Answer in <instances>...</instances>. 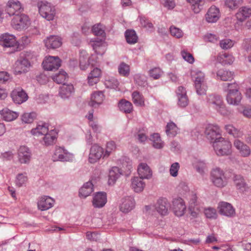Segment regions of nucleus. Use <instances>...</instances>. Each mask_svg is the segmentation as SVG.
I'll return each instance as SVG.
<instances>
[{
    "label": "nucleus",
    "mask_w": 251,
    "mask_h": 251,
    "mask_svg": "<svg viewBox=\"0 0 251 251\" xmlns=\"http://www.w3.org/2000/svg\"><path fill=\"white\" fill-rule=\"evenodd\" d=\"M224 89L227 93L226 100L228 104L238 105L242 99L241 93L239 92V87L236 83H225Z\"/></svg>",
    "instance_id": "f257e3e1"
},
{
    "label": "nucleus",
    "mask_w": 251,
    "mask_h": 251,
    "mask_svg": "<svg viewBox=\"0 0 251 251\" xmlns=\"http://www.w3.org/2000/svg\"><path fill=\"white\" fill-rule=\"evenodd\" d=\"M206 101L209 106L214 108L221 115L227 116L230 114L221 96L215 94H210L207 96Z\"/></svg>",
    "instance_id": "f03ea898"
},
{
    "label": "nucleus",
    "mask_w": 251,
    "mask_h": 251,
    "mask_svg": "<svg viewBox=\"0 0 251 251\" xmlns=\"http://www.w3.org/2000/svg\"><path fill=\"white\" fill-rule=\"evenodd\" d=\"M37 6L39 13L43 18L49 21L54 19L56 10L51 3L46 1H40L38 2Z\"/></svg>",
    "instance_id": "7ed1b4c3"
},
{
    "label": "nucleus",
    "mask_w": 251,
    "mask_h": 251,
    "mask_svg": "<svg viewBox=\"0 0 251 251\" xmlns=\"http://www.w3.org/2000/svg\"><path fill=\"white\" fill-rule=\"evenodd\" d=\"M232 145L231 143L224 138H219L214 142L213 148L216 154L219 156L228 155L231 154Z\"/></svg>",
    "instance_id": "20e7f679"
},
{
    "label": "nucleus",
    "mask_w": 251,
    "mask_h": 251,
    "mask_svg": "<svg viewBox=\"0 0 251 251\" xmlns=\"http://www.w3.org/2000/svg\"><path fill=\"white\" fill-rule=\"evenodd\" d=\"M210 180L214 186L219 188L225 187L227 183L225 173L219 168L212 170L210 173Z\"/></svg>",
    "instance_id": "39448f33"
},
{
    "label": "nucleus",
    "mask_w": 251,
    "mask_h": 251,
    "mask_svg": "<svg viewBox=\"0 0 251 251\" xmlns=\"http://www.w3.org/2000/svg\"><path fill=\"white\" fill-rule=\"evenodd\" d=\"M0 45L5 49H12L14 52L17 50L19 44L14 35L5 33L0 36Z\"/></svg>",
    "instance_id": "423d86ee"
},
{
    "label": "nucleus",
    "mask_w": 251,
    "mask_h": 251,
    "mask_svg": "<svg viewBox=\"0 0 251 251\" xmlns=\"http://www.w3.org/2000/svg\"><path fill=\"white\" fill-rule=\"evenodd\" d=\"M30 24L28 17L25 14L15 15L11 21L12 27L17 30H21L27 27Z\"/></svg>",
    "instance_id": "0eeeda50"
},
{
    "label": "nucleus",
    "mask_w": 251,
    "mask_h": 251,
    "mask_svg": "<svg viewBox=\"0 0 251 251\" xmlns=\"http://www.w3.org/2000/svg\"><path fill=\"white\" fill-rule=\"evenodd\" d=\"M97 62V57L95 55H92L89 57L88 54L86 51H80L79 66L81 70H85L90 65L92 66L95 65Z\"/></svg>",
    "instance_id": "6e6552de"
},
{
    "label": "nucleus",
    "mask_w": 251,
    "mask_h": 251,
    "mask_svg": "<svg viewBox=\"0 0 251 251\" xmlns=\"http://www.w3.org/2000/svg\"><path fill=\"white\" fill-rule=\"evenodd\" d=\"M171 208L176 216L181 217L186 212V206L184 201L182 198L179 197L173 200Z\"/></svg>",
    "instance_id": "1a4fd4ad"
},
{
    "label": "nucleus",
    "mask_w": 251,
    "mask_h": 251,
    "mask_svg": "<svg viewBox=\"0 0 251 251\" xmlns=\"http://www.w3.org/2000/svg\"><path fill=\"white\" fill-rule=\"evenodd\" d=\"M169 207L170 204L167 199L160 198L154 206H146L145 208L147 211H149L153 207L161 215H166L168 213Z\"/></svg>",
    "instance_id": "9d476101"
},
{
    "label": "nucleus",
    "mask_w": 251,
    "mask_h": 251,
    "mask_svg": "<svg viewBox=\"0 0 251 251\" xmlns=\"http://www.w3.org/2000/svg\"><path fill=\"white\" fill-rule=\"evenodd\" d=\"M45 70L53 71L57 70L61 66V60L57 56H49L46 57L42 63Z\"/></svg>",
    "instance_id": "9b49d317"
},
{
    "label": "nucleus",
    "mask_w": 251,
    "mask_h": 251,
    "mask_svg": "<svg viewBox=\"0 0 251 251\" xmlns=\"http://www.w3.org/2000/svg\"><path fill=\"white\" fill-rule=\"evenodd\" d=\"M221 130L220 127L216 125H209L205 129V133L207 138L216 142L219 140L221 137Z\"/></svg>",
    "instance_id": "f8f14e48"
},
{
    "label": "nucleus",
    "mask_w": 251,
    "mask_h": 251,
    "mask_svg": "<svg viewBox=\"0 0 251 251\" xmlns=\"http://www.w3.org/2000/svg\"><path fill=\"white\" fill-rule=\"evenodd\" d=\"M103 149L96 144L91 147L89 155V161L91 163H95L99 161L101 157H104Z\"/></svg>",
    "instance_id": "ddd939ff"
},
{
    "label": "nucleus",
    "mask_w": 251,
    "mask_h": 251,
    "mask_svg": "<svg viewBox=\"0 0 251 251\" xmlns=\"http://www.w3.org/2000/svg\"><path fill=\"white\" fill-rule=\"evenodd\" d=\"M30 65V62L27 59L20 56L15 63L14 68V73L16 75L25 73L28 71Z\"/></svg>",
    "instance_id": "4468645a"
},
{
    "label": "nucleus",
    "mask_w": 251,
    "mask_h": 251,
    "mask_svg": "<svg viewBox=\"0 0 251 251\" xmlns=\"http://www.w3.org/2000/svg\"><path fill=\"white\" fill-rule=\"evenodd\" d=\"M218 209L221 215L228 217H233L236 214L235 209L230 203L227 202H220L218 203Z\"/></svg>",
    "instance_id": "2eb2a0df"
},
{
    "label": "nucleus",
    "mask_w": 251,
    "mask_h": 251,
    "mask_svg": "<svg viewBox=\"0 0 251 251\" xmlns=\"http://www.w3.org/2000/svg\"><path fill=\"white\" fill-rule=\"evenodd\" d=\"M188 209L191 216L193 218L198 217L202 210V207L199 203L198 197L195 194L192 195Z\"/></svg>",
    "instance_id": "dca6fc26"
},
{
    "label": "nucleus",
    "mask_w": 251,
    "mask_h": 251,
    "mask_svg": "<svg viewBox=\"0 0 251 251\" xmlns=\"http://www.w3.org/2000/svg\"><path fill=\"white\" fill-rule=\"evenodd\" d=\"M31 158V152L25 146H21L18 150V159L21 164H28Z\"/></svg>",
    "instance_id": "f3484780"
},
{
    "label": "nucleus",
    "mask_w": 251,
    "mask_h": 251,
    "mask_svg": "<svg viewBox=\"0 0 251 251\" xmlns=\"http://www.w3.org/2000/svg\"><path fill=\"white\" fill-rule=\"evenodd\" d=\"M221 16L219 9L215 5L211 6L205 15V20L209 23H214L218 21Z\"/></svg>",
    "instance_id": "a211bd4d"
},
{
    "label": "nucleus",
    "mask_w": 251,
    "mask_h": 251,
    "mask_svg": "<svg viewBox=\"0 0 251 251\" xmlns=\"http://www.w3.org/2000/svg\"><path fill=\"white\" fill-rule=\"evenodd\" d=\"M11 96L13 101L17 104H21L28 99V96L25 92L19 88L13 90Z\"/></svg>",
    "instance_id": "6ab92c4d"
},
{
    "label": "nucleus",
    "mask_w": 251,
    "mask_h": 251,
    "mask_svg": "<svg viewBox=\"0 0 251 251\" xmlns=\"http://www.w3.org/2000/svg\"><path fill=\"white\" fill-rule=\"evenodd\" d=\"M71 157V154L61 147L56 148L52 155V159L54 161H69Z\"/></svg>",
    "instance_id": "aec40b11"
},
{
    "label": "nucleus",
    "mask_w": 251,
    "mask_h": 251,
    "mask_svg": "<svg viewBox=\"0 0 251 251\" xmlns=\"http://www.w3.org/2000/svg\"><path fill=\"white\" fill-rule=\"evenodd\" d=\"M120 205V210L123 213H127L131 211L135 207V202L133 198L126 197L122 199Z\"/></svg>",
    "instance_id": "412c9836"
},
{
    "label": "nucleus",
    "mask_w": 251,
    "mask_h": 251,
    "mask_svg": "<svg viewBox=\"0 0 251 251\" xmlns=\"http://www.w3.org/2000/svg\"><path fill=\"white\" fill-rule=\"evenodd\" d=\"M107 202L106 194L104 192H98L95 194L92 200V204L95 208L103 207Z\"/></svg>",
    "instance_id": "4be33fe9"
},
{
    "label": "nucleus",
    "mask_w": 251,
    "mask_h": 251,
    "mask_svg": "<svg viewBox=\"0 0 251 251\" xmlns=\"http://www.w3.org/2000/svg\"><path fill=\"white\" fill-rule=\"evenodd\" d=\"M234 146L238 151L241 156L247 157L251 155V150L250 147L240 140H235L234 142Z\"/></svg>",
    "instance_id": "5701e85b"
},
{
    "label": "nucleus",
    "mask_w": 251,
    "mask_h": 251,
    "mask_svg": "<svg viewBox=\"0 0 251 251\" xmlns=\"http://www.w3.org/2000/svg\"><path fill=\"white\" fill-rule=\"evenodd\" d=\"M138 174L140 178L142 179H149L151 178L152 175L150 167L145 163H141L138 167Z\"/></svg>",
    "instance_id": "b1692460"
},
{
    "label": "nucleus",
    "mask_w": 251,
    "mask_h": 251,
    "mask_svg": "<svg viewBox=\"0 0 251 251\" xmlns=\"http://www.w3.org/2000/svg\"><path fill=\"white\" fill-rule=\"evenodd\" d=\"M44 43L48 49H56L60 47L62 45L60 37L54 35H51L47 37L44 40Z\"/></svg>",
    "instance_id": "393cba45"
},
{
    "label": "nucleus",
    "mask_w": 251,
    "mask_h": 251,
    "mask_svg": "<svg viewBox=\"0 0 251 251\" xmlns=\"http://www.w3.org/2000/svg\"><path fill=\"white\" fill-rule=\"evenodd\" d=\"M22 9L21 3L19 1L9 0L6 6V12L10 16L16 15Z\"/></svg>",
    "instance_id": "a878e982"
},
{
    "label": "nucleus",
    "mask_w": 251,
    "mask_h": 251,
    "mask_svg": "<svg viewBox=\"0 0 251 251\" xmlns=\"http://www.w3.org/2000/svg\"><path fill=\"white\" fill-rule=\"evenodd\" d=\"M54 200L50 197L44 196L40 198L38 202V207L42 210H47L52 207Z\"/></svg>",
    "instance_id": "bb28decb"
},
{
    "label": "nucleus",
    "mask_w": 251,
    "mask_h": 251,
    "mask_svg": "<svg viewBox=\"0 0 251 251\" xmlns=\"http://www.w3.org/2000/svg\"><path fill=\"white\" fill-rule=\"evenodd\" d=\"M145 186V182L143 179L139 177L136 176L131 179V187L136 193L142 192Z\"/></svg>",
    "instance_id": "cd10ccee"
},
{
    "label": "nucleus",
    "mask_w": 251,
    "mask_h": 251,
    "mask_svg": "<svg viewBox=\"0 0 251 251\" xmlns=\"http://www.w3.org/2000/svg\"><path fill=\"white\" fill-rule=\"evenodd\" d=\"M104 96L102 91H97L93 93L91 96V100L89 105L92 107H96L101 104Z\"/></svg>",
    "instance_id": "c85d7f7f"
},
{
    "label": "nucleus",
    "mask_w": 251,
    "mask_h": 251,
    "mask_svg": "<svg viewBox=\"0 0 251 251\" xmlns=\"http://www.w3.org/2000/svg\"><path fill=\"white\" fill-rule=\"evenodd\" d=\"M122 174V171L119 168L117 167H112L109 171V173L108 181L109 185H113Z\"/></svg>",
    "instance_id": "c756f323"
},
{
    "label": "nucleus",
    "mask_w": 251,
    "mask_h": 251,
    "mask_svg": "<svg viewBox=\"0 0 251 251\" xmlns=\"http://www.w3.org/2000/svg\"><path fill=\"white\" fill-rule=\"evenodd\" d=\"M57 132L55 130H51L44 134L42 143L43 145L49 146L53 145L56 139Z\"/></svg>",
    "instance_id": "7c9ffc66"
},
{
    "label": "nucleus",
    "mask_w": 251,
    "mask_h": 251,
    "mask_svg": "<svg viewBox=\"0 0 251 251\" xmlns=\"http://www.w3.org/2000/svg\"><path fill=\"white\" fill-rule=\"evenodd\" d=\"M74 92V88L72 84H63L60 87L59 95L63 99L69 98Z\"/></svg>",
    "instance_id": "2f4dec72"
},
{
    "label": "nucleus",
    "mask_w": 251,
    "mask_h": 251,
    "mask_svg": "<svg viewBox=\"0 0 251 251\" xmlns=\"http://www.w3.org/2000/svg\"><path fill=\"white\" fill-rule=\"evenodd\" d=\"M91 44L98 54H103L105 52L104 42L102 39H97L91 41Z\"/></svg>",
    "instance_id": "473e14b6"
},
{
    "label": "nucleus",
    "mask_w": 251,
    "mask_h": 251,
    "mask_svg": "<svg viewBox=\"0 0 251 251\" xmlns=\"http://www.w3.org/2000/svg\"><path fill=\"white\" fill-rule=\"evenodd\" d=\"M93 191V184L91 181L86 182L79 189V195L80 197L85 198Z\"/></svg>",
    "instance_id": "72a5a7b5"
},
{
    "label": "nucleus",
    "mask_w": 251,
    "mask_h": 251,
    "mask_svg": "<svg viewBox=\"0 0 251 251\" xmlns=\"http://www.w3.org/2000/svg\"><path fill=\"white\" fill-rule=\"evenodd\" d=\"M251 15V9L247 7H241L238 12L236 14L237 19L243 22Z\"/></svg>",
    "instance_id": "f704fd0d"
},
{
    "label": "nucleus",
    "mask_w": 251,
    "mask_h": 251,
    "mask_svg": "<svg viewBox=\"0 0 251 251\" xmlns=\"http://www.w3.org/2000/svg\"><path fill=\"white\" fill-rule=\"evenodd\" d=\"M0 114L3 119L6 121L14 120L18 116V114L17 112L11 111L8 108L3 109L1 110Z\"/></svg>",
    "instance_id": "c9c22d12"
},
{
    "label": "nucleus",
    "mask_w": 251,
    "mask_h": 251,
    "mask_svg": "<svg viewBox=\"0 0 251 251\" xmlns=\"http://www.w3.org/2000/svg\"><path fill=\"white\" fill-rule=\"evenodd\" d=\"M218 78L222 81H230L234 77V73L227 70L220 69L217 73Z\"/></svg>",
    "instance_id": "e433bc0d"
},
{
    "label": "nucleus",
    "mask_w": 251,
    "mask_h": 251,
    "mask_svg": "<svg viewBox=\"0 0 251 251\" xmlns=\"http://www.w3.org/2000/svg\"><path fill=\"white\" fill-rule=\"evenodd\" d=\"M49 131V128L47 124L41 123H39L35 128H33L31 130L32 134L34 135H44Z\"/></svg>",
    "instance_id": "4c0bfd02"
},
{
    "label": "nucleus",
    "mask_w": 251,
    "mask_h": 251,
    "mask_svg": "<svg viewBox=\"0 0 251 251\" xmlns=\"http://www.w3.org/2000/svg\"><path fill=\"white\" fill-rule=\"evenodd\" d=\"M218 60L223 65H230L233 62L234 58L231 54L227 53H222L218 55Z\"/></svg>",
    "instance_id": "58836bf2"
},
{
    "label": "nucleus",
    "mask_w": 251,
    "mask_h": 251,
    "mask_svg": "<svg viewBox=\"0 0 251 251\" xmlns=\"http://www.w3.org/2000/svg\"><path fill=\"white\" fill-rule=\"evenodd\" d=\"M118 107L121 111L126 113H130L133 110L132 103L126 100H122L118 104Z\"/></svg>",
    "instance_id": "ea45409f"
},
{
    "label": "nucleus",
    "mask_w": 251,
    "mask_h": 251,
    "mask_svg": "<svg viewBox=\"0 0 251 251\" xmlns=\"http://www.w3.org/2000/svg\"><path fill=\"white\" fill-rule=\"evenodd\" d=\"M226 131L235 138H241L243 135L242 131L235 127L232 125H226L225 126Z\"/></svg>",
    "instance_id": "a19ab883"
},
{
    "label": "nucleus",
    "mask_w": 251,
    "mask_h": 251,
    "mask_svg": "<svg viewBox=\"0 0 251 251\" xmlns=\"http://www.w3.org/2000/svg\"><path fill=\"white\" fill-rule=\"evenodd\" d=\"M178 132V128L173 122L168 123L166 126V133L170 137L175 136Z\"/></svg>",
    "instance_id": "79ce46f5"
},
{
    "label": "nucleus",
    "mask_w": 251,
    "mask_h": 251,
    "mask_svg": "<svg viewBox=\"0 0 251 251\" xmlns=\"http://www.w3.org/2000/svg\"><path fill=\"white\" fill-rule=\"evenodd\" d=\"M191 75L194 79L195 83L206 82L204 73L198 69L192 70Z\"/></svg>",
    "instance_id": "37998d69"
},
{
    "label": "nucleus",
    "mask_w": 251,
    "mask_h": 251,
    "mask_svg": "<svg viewBox=\"0 0 251 251\" xmlns=\"http://www.w3.org/2000/svg\"><path fill=\"white\" fill-rule=\"evenodd\" d=\"M125 37L127 42L130 44H135L138 41V36L133 30H127L125 32Z\"/></svg>",
    "instance_id": "c03bdc74"
},
{
    "label": "nucleus",
    "mask_w": 251,
    "mask_h": 251,
    "mask_svg": "<svg viewBox=\"0 0 251 251\" xmlns=\"http://www.w3.org/2000/svg\"><path fill=\"white\" fill-rule=\"evenodd\" d=\"M116 150V145L115 142L110 141L107 142L104 152V157L108 158Z\"/></svg>",
    "instance_id": "a18cd8bd"
},
{
    "label": "nucleus",
    "mask_w": 251,
    "mask_h": 251,
    "mask_svg": "<svg viewBox=\"0 0 251 251\" xmlns=\"http://www.w3.org/2000/svg\"><path fill=\"white\" fill-rule=\"evenodd\" d=\"M191 5V9L195 13H199L202 8L203 0H186Z\"/></svg>",
    "instance_id": "49530a36"
},
{
    "label": "nucleus",
    "mask_w": 251,
    "mask_h": 251,
    "mask_svg": "<svg viewBox=\"0 0 251 251\" xmlns=\"http://www.w3.org/2000/svg\"><path fill=\"white\" fill-rule=\"evenodd\" d=\"M67 78H68L67 74L62 70L52 76L53 80L58 84L64 83Z\"/></svg>",
    "instance_id": "de8ad7c7"
},
{
    "label": "nucleus",
    "mask_w": 251,
    "mask_h": 251,
    "mask_svg": "<svg viewBox=\"0 0 251 251\" xmlns=\"http://www.w3.org/2000/svg\"><path fill=\"white\" fill-rule=\"evenodd\" d=\"M132 100L133 103L138 106H143L144 105V99L143 96L137 91H134L132 94Z\"/></svg>",
    "instance_id": "09e8293b"
},
{
    "label": "nucleus",
    "mask_w": 251,
    "mask_h": 251,
    "mask_svg": "<svg viewBox=\"0 0 251 251\" xmlns=\"http://www.w3.org/2000/svg\"><path fill=\"white\" fill-rule=\"evenodd\" d=\"M204 215L207 218L216 219L218 217V213L216 210L211 207H205L203 209Z\"/></svg>",
    "instance_id": "8fccbe9b"
},
{
    "label": "nucleus",
    "mask_w": 251,
    "mask_h": 251,
    "mask_svg": "<svg viewBox=\"0 0 251 251\" xmlns=\"http://www.w3.org/2000/svg\"><path fill=\"white\" fill-rule=\"evenodd\" d=\"M140 22L142 27L146 28L147 30L152 31L154 30L153 24L145 17L140 16Z\"/></svg>",
    "instance_id": "3c124183"
},
{
    "label": "nucleus",
    "mask_w": 251,
    "mask_h": 251,
    "mask_svg": "<svg viewBox=\"0 0 251 251\" xmlns=\"http://www.w3.org/2000/svg\"><path fill=\"white\" fill-rule=\"evenodd\" d=\"M196 92L198 95H202L206 93L207 86L206 82L195 83Z\"/></svg>",
    "instance_id": "603ef678"
},
{
    "label": "nucleus",
    "mask_w": 251,
    "mask_h": 251,
    "mask_svg": "<svg viewBox=\"0 0 251 251\" xmlns=\"http://www.w3.org/2000/svg\"><path fill=\"white\" fill-rule=\"evenodd\" d=\"M151 140L153 142V146L156 149L162 148L163 143L161 141L160 135L158 133H154L151 136Z\"/></svg>",
    "instance_id": "864d4df0"
},
{
    "label": "nucleus",
    "mask_w": 251,
    "mask_h": 251,
    "mask_svg": "<svg viewBox=\"0 0 251 251\" xmlns=\"http://www.w3.org/2000/svg\"><path fill=\"white\" fill-rule=\"evenodd\" d=\"M170 31L171 35L176 38H182L184 35V33L181 29L174 25L170 26Z\"/></svg>",
    "instance_id": "5fc2aeb1"
},
{
    "label": "nucleus",
    "mask_w": 251,
    "mask_h": 251,
    "mask_svg": "<svg viewBox=\"0 0 251 251\" xmlns=\"http://www.w3.org/2000/svg\"><path fill=\"white\" fill-rule=\"evenodd\" d=\"M118 71L121 75L127 76L130 72L129 66L124 62L121 63L118 67Z\"/></svg>",
    "instance_id": "6e6d98bb"
},
{
    "label": "nucleus",
    "mask_w": 251,
    "mask_h": 251,
    "mask_svg": "<svg viewBox=\"0 0 251 251\" xmlns=\"http://www.w3.org/2000/svg\"><path fill=\"white\" fill-rule=\"evenodd\" d=\"M92 31L97 36H103L105 35L104 26L100 24L94 25L92 27Z\"/></svg>",
    "instance_id": "4d7b16f0"
},
{
    "label": "nucleus",
    "mask_w": 251,
    "mask_h": 251,
    "mask_svg": "<svg viewBox=\"0 0 251 251\" xmlns=\"http://www.w3.org/2000/svg\"><path fill=\"white\" fill-rule=\"evenodd\" d=\"M234 181L238 189H242L244 188L246 185L245 180L241 176H234Z\"/></svg>",
    "instance_id": "13d9d810"
},
{
    "label": "nucleus",
    "mask_w": 251,
    "mask_h": 251,
    "mask_svg": "<svg viewBox=\"0 0 251 251\" xmlns=\"http://www.w3.org/2000/svg\"><path fill=\"white\" fill-rule=\"evenodd\" d=\"M242 2V0H226L225 5L231 9L237 8Z\"/></svg>",
    "instance_id": "bf43d9fd"
},
{
    "label": "nucleus",
    "mask_w": 251,
    "mask_h": 251,
    "mask_svg": "<svg viewBox=\"0 0 251 251\" xmlns=\"http://www.w3.org/2000/svg\"><path fill=\"white\" fill-rule=\"evenodd\" d=\"M36 117L35 113H25L22 116V120L23 122L27 124L31 123Z\"/></svg>",
    "instance_id": "052dcab7"
},
{
    "label": "nucleus",
    "mask_w": 251,
    "mask_h": 251,
    "mask_svg": "<svg viewBox=\"0 0 251 251\" xmlns=\"http://www.w3.org/2000/svg\"><path fill=\"white\" fill-rule=\"evenodd\" d=\"M27 179L28 178L26 173L19 174L16 177V184L19 187H21L27 182Z\"/></svg>",
    "instance_id": "680f3d73"
},
{
    "label": "nucleus",
    "mask_w": 251,
    "mask_h": 251,
    "mask_svg": "<svg viewBox=\"0 0 251 251\" xmlns=\"http://www.w3.org/2000/svg\"><path fill=\"white\" fill-rule=\"evenodd\" d=\"M149 74L153 79H157L162 75L163 72L159 68L155 67L150 70Z\"/></svg>",
    "instance_id": "e2e57ef3"
},
{
    "label": "nucleus",
    "mask_w": 251,
    "mask_h": 251,
    "mask_svg": "<svg viewBox=\"0 0 251 251\" xmlns=\"http://www.w3.org/2000/svg\"><path fill=\"white\" fill-rule=\"evenodd\" d=\"M233 45L234 42L229 39H223L220 42V46L224 50L229 49L232 47Z\"/></svg>",
    "instance_id": "0e129e2a"
},
{
    "label": "nucleus",
    "mask_w": 251,
    "mask_h": 251,
    "mask_svg": "<svg viewBox=\"0 0 251 251\" xmlns=\"http://www.w3.org/2000/svg\"><path fill=\"white\" fill-rule=\"evenodd\" d=\"M181 54L182 58L189 63L192 64L194 62V58L189 52H188L185 50H183L181 51Z\"/></svg>",
    "instance_id": "69168bd1"
},
{
    "label": "nucleus",
    "mask_w": 251,
    "mask_h": 251,
    "mask_svg": "<svg viewBox=\"0 0 251 251\" xmlns=\"http://www.w3.org/2000/svg\"><path fill=\"white\" fill-rule=\"evenodd\" d=\"M179 169V164L177 162L173 163L170 169V175L174 176H176L178 175V171Z\"/></svg>",
    "instance_id": "338daca9"
},
{
    "label": "nucleus",
    "mask_w": 251,
    "mask_h": 251,
    "mask_svg": "<svg viewBox=\"0 0 251 251\" xmlns=\"http://www.w3.org/2000/svg\"><path fill=\"white\" fill-rule=\"evenodd\" d=\"M178 104L181 107H186L189 103V99L187 96H179L177 97Z\"/></svg>",
    "instance_id": "774afa93"
}]
</instances>
